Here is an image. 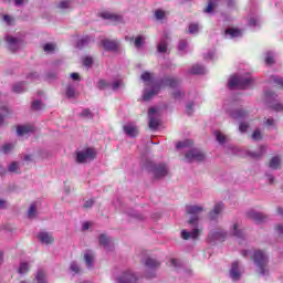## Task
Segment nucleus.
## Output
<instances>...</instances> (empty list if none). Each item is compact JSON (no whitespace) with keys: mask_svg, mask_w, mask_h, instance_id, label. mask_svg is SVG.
I'll return each instance as SVG.
<instances>
[{"mask_svg":"<svg viewBox=\"0 0 283 283\" xmlns=\"http://www.w3.org/2000/svg\"><path fill=\"white\" fill-rule=\"evenodd\" d=\"M253 85V78L249 75H233L229 78L228 87L230 90H247Z\"/></svg>","mask_w":283,"mask_h":283,"instance_id":"obj_1","label":"nucleus"},{"mask_svg":"<svg viewBox=\"0 0 283 283\" xmlns=\"http://www.w3.org/2000/svg\"><path fill=\"white\" fill-rule=\"evenodd\" d=\"M253 260H254V264H256V266L259 269V273H261V275H266V273H268L266 266L269 264V256H266V254L262 250H256V251H254Z\"/></svg>","mask_w":283,"mask_h":283,"instance_id":"obj_2","label":"nucleus"},{"mask_svg":"<svg viewBox=\"0 0 283 283\" xmlns=\"http://www.w3.org/2000/svg\"><path fill=\"white\" fill-rule=\"evenodd\" d=\"M146 168L148 171L154 174L155 178H165L167 174L169 172V169H167V166L165 164H154V161H148L146 164Z\"/></svg>","mask_w":283,"mask_h":283,"instance_id":"obj_3","label":"nucleus"},{"mask_svg":"<svg viewBox=\"0 0 283 283\" xmlns=\"http://www.w3.org/2000/svg\"><path fill=\"white\" fill-rule=\"evenodd\" d=\"M96 158V150L94 148H85L76 153L77 163H90Z\"/></svg>","mask_w":283,"mask_h":283,"instance_id":"obj_4","label":"nucleus"},{"mask_svg":"<svg viewBox=\"0 0 283 283\" xmlns=\"http://www.w3.org/2000/svg\"><path fill=\"white\" fill-rule=\"evenodd\" d=\"M202 206H187L186 212L189 213V216H192L191 219L189 220V224H198V214L202 213Z\"/></svg>","mask_w":283,"mask_h":283,"instance_id":"obj_5","label":"nucleus"},{"mask_svg":"<svg viewBox=\"0 0 283 283\" xmlns=\"http://www.w3.org/2000/svg\"><path fill=\"white\" fill-rule=\"evenodd\" d=\"M116 281L117 283H138V276L132 270H127Z\"/></svg>","mask_w":283,"mask_h":283,"instance_id":"obj_6","label":"nucleus"},{"mask_svg":"<svg viewBox=\"0 0 283 283\" xmlns=\"http://www.w3.org/2000/svg\"><path fill=\"white\" fill-rule=\"evenodd\" d=\"M148 118H149V128L158 129V125H160V119H158V111L156 108L148 109Z\"/></svg>","mask_w":283,"mask_h":283,"instance_id":"obj_7","label":"nucleus"},{"mask_svg":"<svg viewBox=\"0 0 283 283\" xmlns=\"http://www.w3.org/2000/svg\"><path fill=\"white\" fill-rule=\"evenodd\" d=\"M186 159L188 163H193V161L200 163L205 160V155L202 154V151L198 149H192L186 154Z\"/></svg>","mask_w":283,"mask_h":283,"instance_id":"obj_8","label":"nucleus"},{"mask_svg":"<svg viewBox=\"0 0 283 283\" xmlns=\"http://www.w3.org/2000/svg\"><path fill=\"white\" fill-rule=\"evenodd\" d=\"M6 41L9 45V50H11V52H17V50H19L22 45L21 40L12 38L10 35H7Z\"/></svg>","mask_w":283,"mask_h":283,"instance_id":"obj_9","label":"nucleus"},{"mask_svg":"<svg viewBox=\"0 0 283 283\" xmlns=\"http://www.w3.org/2000/svg\"><path fill=\"white\" fill-rule=\"evenodd\" d=\"M241 275H242V273L240 272V263H238V261H235L232 263V266L230 269V277L234 282H238V280H240Z\"/></svg>","mask_w":283,"mask_h":283,"instance_id":"obj_10","label":"nucleus"},{"mask_svg":"<svg viewBox=\"0 0 283 283\" xmlns=\"http://www.w3.org/2000/svg\"><path fill=\"white\" fill-rule=\"evenodd\" d=\"M102 19H107L108 21H113L114 23H120L123 21V17L112 13L109 11H104L101 13Z\"/></svg>","mask_w":283,"mask_h":283,"instance_id":"obj_11","label":"nucleus"},{"mask_svg":"<svg viewBox=\"0 0 283 283\" xmlns=\"http://www.w3.org/2000/svg\"><path fill=\"white\" fill-rule=\"evenodd\" d=\"M124 132L127 136L132 138L138 136V127H136L133 123H128L124 126Z\"/></svg>","mask_w":283,"mask_h":283,"instance_id":"obj_12","label":"nucleus"},{"mask_svg":"<svg viewBox=\"0 0 283 283\" xmlns=\"http://www.w3.org/2000/svg\"><path fill=\"white\" fill-rule=\"evenodd\" d=\"M248 217H250L251 220H254V222H256L258 224H260V222H264V220H266V217L264 214H262V212H256L255 210H250L248 212Z\"/></svg>","mask_w":283,"mask_h":283,"instance_id":"obj_13","label":"nucleus"},{"mask_svg":"<svg viewBox=\"0 0 283 283\" xmlns=\"http://www.w3.org/2000/svg\"><path fill=\"white\" fill-rule=\"evenodd\" d=\"M209 240H219V242H223L224 238H227V232L222 230L210 232L208 235Z\"/></svg>","mask_w":283,"mask_h":283,"instance_id":"obj_14","label":"nucleus"},{"mask_svg":"<svg viewBox=\"0 0 283 283\" xmlns=\"http://www.w3.org/2000/svg\"><path fill=\"white\" fill-rule=\"evenodd\" d=\"M38 240H40L42 244H52V242H54V238L48 232H40L38 234Z\"/></svg>","mask_w":283,"mask_h":283,"instance_id":"obj_15","label":"nucleus"},{"mask_svg":"<svg viewBox=\"0 0 283 283\" xmlns=\"http://www.w3.org/2000/svg\"><path fill=\"white\" fill-rule=\"evenodd\" d=\"M34 132V126L32 125H23L17 127L18 136H25L27 134H32Z\"/></svg>","mask_w":283,"mask_h":283,"instance_id":"obj_16","label":"nucleus"},{"mask_svg":"<svg viewBox=\"0 0 283 283\" xmlns=\"http://www.w3.org/2000/svg\"><path fill=\"white\" fill-rule=\"evenodd\" d=\"M198 235H200V230L198 229H193L191 232H188L187 230L181 231V238L184 240H189V238H191L192 240H196Z\"/></svg>","mask_w":283,"mask_h":283,"instance_id":"obj_17","label":"nucleus"},{"mask_svg":"<svg viewBox=\"0 0 283 283\" xmlns=\"http://www.w3.org/2000/svg\"><path fill=\"white\" fill-rule=\"evenodd\" d=\"M178 87V80L172 78V77H166L164 80H161L159 87Z\"/></svg>","mask_w":283,"mask_h":283,"instance_id":"obj_18","label":"nucleus"},{"mask_svg":"<svg viewBox=\"0 0 283 283\" xmlns=\"http://www.w3.org/2000/svg\"><path fill=\"white\" fill-rule=\"evenodd\" d=\"M99 244L102 245V247H104V249H106V251L108 250V249H113V244H112V239H109L107 235H105V234H102L101 237H99Z\"/></svg>","mask_w":283,"mask_h":283,"instance_id":"obj_19","label":"nucleus"},{"mask_svg":"<svg viewBox=\"0 0 283 283\" xmlns=\"http://www.w3.org/2000/svg\"><path fill=\"white\" fill-rule=\"evenodd\" d=\"M102 45L105 48V50H118V42L111 41V40H102Z\"/></svg>","mask_w":283,"mask_h":283,"instance_id":"obj_20","label":"nucleus"},{"mask_svg":"<svg viewBox=\"0 0 283 283\" xmlns=\"http://www.w3.org/2000/svg\"><path fill=\"white\" fill-rule=\"evenodd\" d=\"M159 90H160V86H154L151 91L145 90L144 101H151V97L156 96Z\"/></svg>","mask_w":283,"mask_h":283,"instance_id":"obj_21","label":"nucleus"},{"mask_svg":"<svg viewBox=\"0 0 283 283\" xmlns=\"http://www.w3.org/2000/svg\"><path fill=\"white\" fill-rule=\"evenodd\" d=\"M224 209V205L217 203L213 208V210L210 212V220H216L218 216H220V212Z\"/></svg>","mask_w":283,"mask_h":283,"instance_id":"obj_22","label":"nucleus"},{"mask_svg":"<svg viewBox=\"0 0 283 283\" xmlns=\"http://www.w3.org/2000/svg\"><path fill=\"white\" fill-rule=\"evenodd\" d=\"M84 260H85V263H86V265L88 266V269H92V266H93V264H94V252L87 250V251L84 253Z\"/></svg>","mask_w":283,"mask_h":283,"instance_id":"obj_23","label":"nucleus"},{"mask_svg":"<svg viewBox=\"0 0 283 283\" xmlns=\"http://www.w3.org/2000/svg\"><path fill=\"white\" fill-rule=\"evenodd\" d=\"M158 52L161 54H165L167 52V33L164 34V39L159 41V44L157 46Z\"/></svg>","mask_w":283,"mask_h":283,"instance_id":"obj_24","label":"nucleus"},{"mask_svg":"<svg viewBox=\"0 0 283 283\" xmlns=\"http://www.w3.org/2000/svg\"><path fill=\"white\" fill-rule=\"evenodd\" d=\"M226 34H229L232 39H235L237 36H242V31L240 29H227Z\"/></svg>","mask_w":283,"mask_h":283,"instance_id":"obj_25","label":"nucleus"},{"mask_svg":"<svg viewBox=\"0 0 283 283\" xmlns=\"http://www.w3.org/2000/svg\"><path fill=\"white\" fill-rule=\"evenodd\" d=\"M142 81H144V83H147V85H154V77L149 72H144L142 74Z\"/></svg>","mask_w":283,"mask_h":283,"instance_id":"obj_26","label":"nucleus"},{"mask_svg":"<svg viewBox=\"0 0 283 283\" xmlns=\"http://www.w3.org/2000/svg\"><path fill=\"white\" fill-rule=\"evenodd\" d=\"M145 264L148 269H158L160 266V262L150 258L146 260Z\"/></svg>","mask_w":283,"mask_h":283,"instance_id":"obj_27","label":"nucleus"},{"mask_svg":"<svg viewBox=\"0 0 283 283\" xmlns=\"http://www.w3.org/2000/svg\"><path fill=\"white\" fill-rule=\"evenodd\" d=\"M190 74H205V66L196 64L191 67Z\"/></svg>","mask_w":283,"mask_h":283,"instance_id":"obj_28","label":"nucleus"},{"mask_svg":"<svg viewBox=\"0 0 283 283\" xmlns=\"http://www.w3.org/2000/svg\"><path fill=\"white\" fill-rule=\"evenodd\" d=\"M281 165L280 157H273L270 160V169H279Z\"/></svg>","mask_w":283,"mask_h":283,"instance_id":"obj_29","label":"nucleus"},{"mask_svg":"<svg viewBox=\"0 0 283 283\" xmlns=\"http://www.w3.org/2000/svg\"><path fill=\"white\" fill-rule=\"evenodd\" d=\"M13 92L15 94H21V92H25V83L21 82L13 85Z\"/></svg>","mask_w":283,"mask_h":283,"instance_id":"obj_30","label":"nucleus"},{"mask_svg":"<svg viewBox=\"0 0 283 283\" xmlns=\"http://www.w3.org/2000/svg\"><path fill=\"white\" fill-rule=\"evenodd\" d=\"M192 145H193V142H191V139H186L184 142L177 143L176 147L177 149H182L185 147H191Z\"/></svg>","mask_w":283,"mask_h":283,"instance_id":"obj_31","label":"nucleus"},{"mask_svg":"<svg viewBox=\"0 0 283 283\" xmlns=\"http://www.w3.org/2000/svg\"><path fill=\"white\" fill-rule=\"evenodd\" d=\"M266 151V148L264 146L260 147V151L259 153H250L249 156H251V158H262V156H264V153Z\"/></svg>","mask_w":283,"mask_h":283,"instance_id":"obj_32","label":"nucleus"},{"mask_svg":"<svg viewBox=\"0 0 283 283\" xmlns=\"http://www.w3.org/2000/svg\"><path fill=\"white\" fill-rule=\"evenodd\" d=\"M35 280H36L38 283H46V281H45V271L39 270L38 274L35 276Z\"/></svg>","mask_w":283,"mask_h":283,"instance_id":"obj_33","label":"nucleus"},{"mask_svg":"<svg viewBox=\"0 0 283 283\" xmlns=\"http://www.w3.org/2000/svg\"><path fill=\"white\" fill-rule=\"evenodd\" d=\"M244 116H247V112H244V111H242V109L234 111V112L232 113V118L240 119V118H244Z\"/></svg>","mask_w":283,"mask_h":283,"instance_id":"obj_34","label":"nucleus"},{"mask_svg":"<svg viewBox=\"0 0 283 283\" xmlns=\"http://www.w3.org/2000/svg\"><path fill=\"white\" fill-rule=\"evenodd\" d=\"M43 50L46 52V54H50V52H54V50H56V44L46 43L44 44Z\"/></svg>","mask_w":283,"mask_h":283,"instance_id":"obj_35","label":"nucleus"},{"mask_svg":"<svg viewBox=\"0 0 283 283\" xmlns=\"http://www.w3.org/2000/svg\"><path fill=\"white\" fill-rule=\"evenodd\" d=\"M34 216H36V202H33L30 208H29V212H28V217L29 218H34Z\"/></svg>","mask_w":283,"mask_h":283,"instance_id":"obj_36","label":"nucleus"},{"mask_svg":"<svg viewBox=\"0 0 283 283\" xmlns=\"http://www.w3.org/2000/svg\"><path fill=\"white\" fill-rule=\"evenodd\" d=\"M88 43L90 36H84L77 42L76 48H85V45H88Z\"/></svg>","mask_w":283,"mask_h":283,"instance_id":"obj_37","label":"nucleus"},{"mask_svg":"<svg viewBox=\"0 0 283 283\" xmlns=\"http://www.w3.org/2000/svg\"><path fill=\"white\" fill-rule=\"evenodd\" d=\"M214 136H216L218 143H220L221 145L224 143V140H227V136L221 134L220 130L214 132Z\"/></svg>","mask_w":283,"mask_h":283,"instance_id":"obj_38","label":"nucleus"},{"mask_svg":"<svg viewBox=\"0 0 283 283\" xmlns=\"http://www.w3.org/2000/svg\"><path fill=\"white\" fill-rule=\"evenodd\" d=\"M12 149H14V145L6 144V145L2 146L1 153L2 154H10V151H12Z\"/></svg>","mask_w":283,"mask_h":283,"instance_id":"obj_39","label":"nucleus"},{"mask_svg":"<svg viewBox=\"0 0 283 283\" xmlns=\"http://www.w3.org/2000/svg\"><path fill=\"white\" fill-rule=\"evenodd\" d=\"M59 8L61 10H67V8H72V2H70V0H64L59 3Z\"/></svg>","mask_w":283,"mask_h":283,"instance_id":"obj_40","label":"nucleus"},{"mask_svg":"<svg viewBox=\"0 0 283 283\" xmlns=\"http://www.w3.org/2000/svg\"><path fill=\"white\" fill-rule=\"evenodd\" d=\"M265 63H266V65H273V63H275L272 52L266 53Z\"/></svg>","mask_w":283,"mask_h":283,"instance_id":"obj_41","label":"nucleus"},{"mask_svg":"<svg viewBox=\"0 0 283 283\" xmlns=\"http://www.w3.org/2000/svg\"><path fill=\"white\" fill-rule=\"evenodd\" d=\"M75 95H76V92L74 91V86L69 85L66 88L67 98H74Z\"/></svg>","mask_w":283,"mask_h":283,"instance_id":"obj_42","label":"nucleus"},{"mask_svg":"<svg viewBox=\"0 0 283 283\" xmlns=\"http://www.w3.org/2000/svg\"><path fill=\"white\" fill-rule=\"evenodd\" d=\"M134 43H135V48L137 49L143 48V43H145V36L143 35L137 36Z\"/></svg>","mask_w":283,"mask_h":283,"instance_id":"obj_43","label":"nucleus"},{"mask_svg":"<svg viewBox=\"0 0 283 283\" xmlns=\"http://www.w3.org/2000/svg\"><path fill=\"white\" fill-rule=\"evenodd\" d=\"M29 269H30V268L28 266V263L22 262V263L20 264V268H19L18 272H19L21 275H23V273H28Z\"/></svg>","mask_w":283,"mask_h":283,"instance_id":"obj_44","label":"nucleus"},{"mask_svg":"<svg viewBox=\"0 0 283 283\" xmlns=\"http://www.w3.org/2000/svg\"><path fill=\"white\" fill-rule=\"evenodd\" d=\"M271 81L275 83V85H279L280 87H283V77L280 76H272Z\"/></svg>","mask_w":283,"mask_h":283,"instance_id":"obj_45","label":"nucleus"},{"mask_svg":"<svg viewBox=\"0 0 283 283\" xmlns=\"http://www.w3.org/2000/svg\"><path fill=\"white\" fill-rule=\"evenodd\" d=\"M32 109H43L42 101H33L31 104Z\"/></svg>","mask_w":283,"mask_h":283,"instance_id":"obj_46","label":"nucleus"},{"mask_svg":"<svg viewBox=\"0 0 283 283\" xmlns=\"http://www.w3.org/2000/svg\"><path fill=\"white\" fill-rule=\"evenodd\" d=\"M81 116L83 118H94V115L92 114V111H90L88 108H85L82 111Z\"/></svg>","mask_w":283,"mask_h":283,"instance_id":"obj_47","label":"nucleus"},{"mask_svg":"<svg viewBox=\"0 0 283 283\" xmlns=\"http://www.w3.org/2000/svg\"><path fill=\"white\" fill-rule=\"evenodd\" d=\"M109 86V84L107 83V81H105V80H99L98 82H97V87H98V90H105V87H108Z\"/></svg>","mask_w":283,"mask_h":283,"instance_id":"obj_48","label":"nucleus"},{"mask_svg":"<svg viewBox=\"0 0 283 283\" xmlns=\"http://www.w3.org/2000/svg\"><path fill=\"white\" fill-rule=\"evenodd\" d=\"M213 8H216V3L213 2V0H210L208 3V7L205 9V12L207 13L213 12Z\"/></svg>","mask_w":283,"mask_h":283,"instance_id":"obj_49","label":"nucleus"},{"mask_svg":"<svg viewBox=\"0 0 283 283\" xmlns=\"http://www.w3.org/2000/svg\"><path fill=\"white\" fill-rule=\"evenodd\" d=\"M253 140H262V134L260 133V129H255L252 134Z\"/></svg>","mask_w":283,"mask_h":283,"instance_id":"obj_50","label":"nucleus"},{"mask_svg":"<svg viewBox=\"0 0 283 283\" xmlns=\"http://www.w3.org/2000/svg\"><path fill=\"white\" fill-rule=\"evenodd\" d=\"M92 63H94V61L92 60V57L85 56V57L83 59V65H85V67L92 66Z\"/></svg>","mask_w":283,"mask_h":283,"instance_id":"obj_51","label":"nucleus"},{"mask_svg":"<svg viewBox=\"0 0 283 283\" xmlns=\"http://www.w3.org/2000/svg\"><path fill=\"white\" fill-rule=\"evenodd\" d=\"M232 235H235L237 238H242V232L238 229V224L233 226Z\"/></svg>","mask_w":283,"mask_h":283,"instance_id":"obj_52","label":"nucleus"},{"mask_svg":"<svg viewBox=\"0 0 283 283\" xmlns=\"http://www.w3.org/2000/svg\"><path fill=\"white\" fill-rule=\"evenodd\" d=\"M198 32V24L192 23L189 25V33L190 34H196Z\"/></svg>","mask_w":283,"mask_h":283,"instance_id":"obj_53","label":"nucleus"},{"mask_svg":"<svg viewBox=\"0 0 283 283\" xmlns=\"http://www.w3.org/2000/svg\"><path fill=\"white\" fill-rule=\"evenodd\" d=\"M70 269L73 273H78V271H81V269L78 268V264H76V262H72Z\"/></svg>","mask_w":283,"mask_h":283,"instance_id":"obj_54","label":"nucleus"},{"mask_svg":"<svg viewBox=\"0 0 283 283\" xmlns=\"http://www.w3.org/2000/svg\"><path fill=\"white\" fill-rule=\"evenodd\" d=\"M17 169H19V164L17 161L11 163L9 166V171L14 172Z\"/></svg>","mask_w":283,"mask_h":283,"instance_id":"obj_55","label":"nucleus"},{"mask_svg":"<svg viewBox=\"0 0 283 283\" xmlns=\"http://www.w3.org/2000/svg\"><path fill=\"white\" fill-rule=\"evenodd\" d=\"M155 17H156V19H158V20L165 19V11H163V10H157V11H155Z\"/></svg>","mask_w":283,"mask_h":283,"instance_id":"obj_56","label":"nucleus"},{"mask_svg":"<svg viewBox=\"0 0 283 283\" xmlns=\"http://www.w3.org/2000/svg\"><path fill=\"white\" fill-rule=\"evenodd\" d=\"M123 85V81L117 80L112 84V90H118Z\"/></svg>","mask_w":283,"mask_h":283,"instance_id":"obj_57","label":"nucleus"},{"mask_svg":"<svg viewBox=\"0 0 283 283\" xmlns=\"http://www.w3.org/2000/svg\"><path fill=\"white\" fill-rule=\"evenodd\" d=\"M247 129H249V125H247L245 123H241L239 126V130L241 132V134H244Z\"/></svg>","mask_w":283,"mask_h":283,"instance_id":"obj_58","label":"nucleus"},{"mask_svg":"<svg viewBox=\"0 0 283 283\" xmlns=\"http://www.w3.org/2000/svg\"><path fill=\"white\" fill-rule=\"evenodd\" d=\"M179 50L182 52V51H185L186 49H187V41H185V40H181L180 42H179Z\"/></svg>","mask_w":283,"mask_h":283,"instance_id":"obj_59","label":"nucleus"},{"mask_svg":"<svg viewBox=\"0 0 283 283\" xmlns=\"http://www.w3.org/2000/svg\"><path fill=\"white\" fill-rule=\"evenodd\" d=\"M170 266H180V261L178 259H171Z\"/></svg>","mask_w":283,"mask_h":283,"instance_id":"obj_60","label":"nucleus"},{"mask_svg":"<svg viewBox=\"0 0 283 283\" xmlns=\"http://www.w3.org/2000/svg\"><path fill=\"white\" fill-rule=\"evenodd\" d=\"M3 21H6V23H7L8 25H12V17H10V15H4V17H3Z\"/></svg>","mask_w":283,"mask_h":283,"instance_id":"obj_61","label":"nucleus"},{"mask_svg":"<svg viewBox=\"0 0 283 283\" xmlns=\"http://www.w3.org/2000/svg\"><path fill=\"white\" fill-rule=\"evenodd\" d=\"M92 205H94V200L90 199V200L85 201L84 208L90 209V207H92Z\"/></svg>","mask_w":283,"mask_h":283,"instance_id":"obj_62","label":"nucleus"},{"mask_svg":"<svg viewBox=\"0 0 283 283\" xmlns=\"http://www.w3.org/2000/svg\"><path fill=\"white\" fill-rule=\"evenodd\" d=\"M273 109H275V112H283V105L282 104H275L273 106Z\"/></svg>","mask_w":283,"mask_h":283,"instance_id":"obj_63","label":"nucleus"},{"mask_svg":"<svg viewBox=\"0 0 283 283\" xmlns=\"http://www.w3.org/2000/svg\"><path fill=\"white\" fill-rule=\"evenodd\" d=\"M277 233L283 234V226H276Z\"/></svg>","mask_w":283,"mask_h":283,"instance_id":"obj_64","label":"nucleus"}]
</instances>
